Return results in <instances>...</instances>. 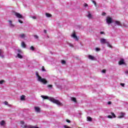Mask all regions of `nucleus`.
Instances as JSON below:
<instances>
[{"mask_svg": "<svg viewBox=\"0 0 128 128\" xmlns=\"http://www.w3.org/2000/svg\"><path fill=\"white\" fill-rule=\"evenodd\" d=\"M41 98H44V100H50V102H52L54 104H56L58 106H63L64 104L60 102L59 100L54 99V98L52 97H48V96L42 95L41 96Z\"/></svg>", "mask_w": 128, "mask_h": 128, "instance_id": "1", "label": "nucleus"}, {"mask_svg": "<svg viewBox=\"0 0 128 128\" xmlns=\"http://www.w3.org/2000/svg\"><path fill=\"white\" fill-rule=\"evenodd\" d=\"M36 76L38 82H41V84H48V80H46V79L42 78V76L38 74V72L37 71L36 72Z\"/></svg>", "mask_w": 128, "mask_h": 128, "instance_id": "2", "label": "nucleus"}, {"mask_svg": "<svg viewBox=\"0 0 128 128\" xmlns=\"http://www.w3.org/2000/svg\"><path fill=\"white\" fill-rule=\"evenodd\" d=\"M106 22L108 24H110L112 23V18L110 16L106 17Z\"/></svg>", "mask_w": 128, "mask_h": 128, "instance_id": "3", "label": "nucleus"}, {"mask_svg": "<svg viewBox=\"0 0 128 128\" xmlns=\"http://www.w3.org/2000/svg\"><path fill=\"white\" fill-rule=\"evenodd\" d=\"M71 38H72L74 40L78 42V37L76 36V32H74L71 34Z\"/></svg>", "mask_w": 128, "mask_h": 128, "instance_id": "4", "label": "nucleus"}, {"mask_svg": "<svg viewBox=\"0 0 128 128\" xmlns=\"http://www.w3.org/2000/svg\"><path fill=\"white\" fill-rule=\"evenodd\" d=\"M17 52L18 54H17V56L18 58H22V56L20 54H22V50L20 49L17 50Z\"/></svg>", "mask_w": 128, "mask_h": 128, "instance_id": "5", "label": "nucleus"}, {"mask_svg": "<svg viewBox=\"0 0 128 128\" xmlns=\"http://www.w3.org/2000/svg\"><path fill=\"white\" fill-rule=\"evenodd\" d=\"M14 14L18 18H22V15L17 12H14Z\"/></svg>", "mask_w": 128, "mask_h": 128, "instance_id": "6", "label": "nucleus"}, {"mask_svg": "<svg viewBox=\"0 0 128 128\" xmlns=\"http://www.w3.org/2000/svg\"><path fill=\"white\" fill-rule=\"evenodd\" d=\"M111 114H112V116L108 115L107 116L108 118H116V114H114V113L111 112Z\"/></svg>", "mask_w": 128, "mask_h": 128, "instance_id": "7", "label": "nucleus"}, {"mask_svg": "<svg viewBox=\"0 0 128 128\" xmlns=\"http://www.w3.org/2000/svg\"><path fill=\"white\" fill-rule=\"evenodd\" d=\"M18 36H19L20 38H22L24 40V39L26 38V34H19Z\"/></svg>", "mask_w": 128, "mask_h": 128, "instance_id": "8", "label": "nucleus"}, {"mask_svg": "<svg viewBox=\"0 0 128 128\" xmlns=\"http://www.w3.org/2000/svg\"><path fill=\"white\" fill-rule=\"evenodd\" d=\"M34 110L37 114H40V107H34Z\"/></svg>", "mask_w": 128, "mask_h": 128, "instance_id": "9", "label": "nucleus"}, {"mask_svg": "<svg viewBox=\"0 0 128 128\" xmlns=\"http://www.w3.org/2000/svg\"><path fill=\"white\" fill-rule=\"evenodd\" d=\"M88 14L86 15L87 18H89L90 20L92 18V14H90V12H88Z\"/></svg>", "mask_w": 128, "mask_h": 128, "instance_id": "10", "label": "nucleus"}, {"mask_svg": "<svg viewBox=\"0 0 128 128\" xmlns=\"http://www.w3.org/2000/svg\"><path fill=\"white\" fill-rule=\"evenodd\" d=\"M100 42L102 44H106V42H108V41H106V40L104 38H101Z\"/></svg>", "mask_w": 128, "mask_h": 128, "instance_id": "11", "label": "nucleus"}, {"mask_svg": "<svg viewBox=\"0 0 128 128\" xmlns=\"http://www.w3.org/2000/svg\"><path fill=\"white\" fill-rule=\"evenodd\" d=\"M88 58H89V60H96V58L92 55H89L88 56Z\"/></svg>", "mask_w": 128, "mask_h": 128, "instance_id": "12", "label": "nucleus"}, {"mask_svg": "<svg viewBox=\"0 0 128 128\" xmlns=\"http://www.w3.org/2000/svg\"><path fill=\"white\" fill-rule=\"evenodd\" d=\"M118 64L120 66H122V64H124L126 63L124 62V59H120Z\"/></svg>", "mask_w": 128, "mask_h": 128, "instance_id": "13", "label": "nucleus"}, {"mask_svg": "<svg viewBox=\"0 0 128 128\" xmlns=\"http://www.w3.org/2000/svg\"><path fill=\"white\" fill-rule=\"evenodd\" d=\"M8 22L10 24V28H14V24H12V21L9 20Z\"/></svg>", "mask_w": 128, "mask_h": 128, "instance_id": "14", "label": "nucleus"}, {"mask_svg": "<svg viewBox=\"0 0 128 128\" xmlns=\"http://www.w3.org/2000/svg\"><path fill=\"white\" fill-rule=\"evenodd\" d=\"M124 116H126V114L124 113L121 112L120 114V116H118V118H124Z\"/></svg>", "mask_w": 128, "mask_h": 128, "instance_id": "15", "label": "nucleus"}, {"mask_svg": "<svg viewBox=\"0 0 128 128\" xmlns=\"http://www.w3.org/2000/svg\"><path fill=\"white\" fill-rule=\"evenodd\" d=\"M21 46L24 48H26V43H24V42H21Z\"/></svg>", "mask_w": 128, "mask_h": 128, "instance_id": "16", "label": "nucleus"}, {"mask_svg": "<svg viewBox=\"0 0 128 128\" xmlns=\"http://www.w3.org/2000/svg\"><path fill=\"white\" fill-rule=\"evenodd\" d=\"M4 124H6V121L2 120L0 122V126H4Z\"/></svg>", "mask_w": 128, "mask_h": 128, "instance_id": "17", "label": "nucleus"}, {"mask_svg": "<svg viewBox=\"0 0 128 128\" xmlns=\"http://www.w3.org/2000/svg\"><path fill=\"white\" fill-rule=\"evenodd\" d=\"M115 24L117 26H122V24L120 23V21H115Z\"/></svg>", "mask_w": 128, "mask_h": 128, "instance_id": "18", "label": "nucleus"}, {"mask_svg": "<svg viewBox=\"0 0 128 128\" xmlns=\"http://www.w3.org/2000/svg\"><path fill=\"white\" fill-rule=\"evenodd\" d=\"M20 100H26V96L24 95H22L20 96Z\"/></svg>", "mask_w": 128, "mask_h": 128, "instance_id": "19", "label": "nucleus"}, {"mask_svg": "<svg viewBox=\"0 0 128 128\" xmlns=\"http://www.w3.org/2000/svg\"><path fill=\"white\" fill-rule=\"evenodd\" d=\"M71 100H72V102H76V98H74V97H72L70 98Z\"/></svg>", "mask_w": 128, "mask_h": 128, "instance_id": "20", "label": "nucleus"}, {"mask_svg": "<svg viewBox=\"0 0 128 128\" xmlns=\"http://www.w3.org/2000/svg\"><path fill=\"white\" fill-rule=\"evenodd\" d=\"M106 44H107V46H108L109 48H112V45H110V42H106Z\"/></svg>", "mask_w": 128, "mask_h": 128, "instance_id": "21", "label": "nucleus"}, {"mask_svg": "<svg viewBox=\"0 0 128 128\" xmlns=\"http://www.w3.org/2000/svg\"><path fill=\"white\" fill-rule=\"evenodd\" d=\"M87 120L88 122H92V118L91 117L88 116L87 117Z\"/></svg>", "mask_w": 128, "mask_h": 128, "instance_id": "22", "label": "nucleus"}, {"mask_svg": "<svg viewBox=\"0 0 128 128\" xmlns=\"http://www.w3.org/2000/svg\"><path fill=\"white\" fill-rule=\"evenodd\" d=\"M46 16L47 18H50L52 16V14H50L48 13H46Z\"/></svg>", "mask_w": 128, "mask_h": 128, "instance_id": "23", "label": "nucleus"}, {"mask_svg": "<svg viewBox=\"0 0 128 128\" xmlns=\"http://www.w3.org/2000/svg\"><path fill=\"white\" fill-rule=\"evenodd\" d=\"M92 2L93 4H94V6L96 8V1L92 0Z\"/></svg>", "mask_w": 128, "mask_h": 128, "instance_id": "24", "label": "nucleus"}, {"mask_svg": "<svg viewBox=\"0 0 128 128\" xmlns=\"http://www.w3.org/2000/svg\"><path fill=\"white\" fill-rule=\"evenodd\" d=\"M6 82V81H4V80H0V84H2Z\"/></svg>", "mask_w": 128, "mask_h": 128, "instance_id": "25", "label": "nucleus"}, {"mask_svg": "<svg viewBox=\"0 0 128 128\" xmlns=\"http://www.w3.org/2000/svg\"><path fill=\"white\" fill-rule=\"evenodd\" d=\"M30 50H34V46H32L30 48Z\"/></svg>", "mask_w": 128, "mask_h": 128, "instance_id": "26", "label": "nucleus"}, {"mask_svg": "<svg viewBox=\"0 0 128 128\" xmlns=\"http://www.w3.org/2000/svg\"><path fill=\"white\" fill-rule=\"evenodd\" d=\"M62 64H66V61L64 60H62V62H61Z\"/></svg>", "mask_w": 128, "mask_h": 128, "instance_id": "27", "label": "nucleus"}, {"mask_svg": "<svg viewBox=\"0 0 128 128\" xmlns=\"http://www.w3.org/2000/svg\"><path fill=\"white\" fill-rule=\"evenodd\" d=\"M42 72H46V69L44 68V66H42Z\"/></svg>", "mask_w": 128, "mask_h": 128, "instance_id": "28", "label": "nucleus"}, {"mask_svg": "<svg viewBox=\"0 0 128 128\" xmlns=\"http://www.w3.org/2000/svg\"><path fill=\"white\" fill-rule=\"evenodd\" d=\"M34 38L36 39L38 38V35H34Z\"/></svg>", "mask_w": 128, "mask_h": 128, "instance_id": "29", "label": "nucleus"}, {"mask_svg": "<svg viewBox=\"0 0 128 128\" xmlns=\"http://www.w3.org/2000/svg\"><path fill=\"white\" fill-rule=\"evenodd\" d=\"M4 104H5L6 106H8V102H6V101H5V102H4Z\"/></svg>", "mask_w": 128, "mask_h": 128, "instance_id": "30", "label": "nucleus"}, {"mask_svg": "<svg viewBox=\"0 0 128 128\" xmlns=\"http://www.w3.org/2000/svg\"><path fill=\"white\" fill-rule=\"evenodd\" d=\"M32 18H33V20H36V16H32Z\"/></svg>", "mask_w": 128, "mask_h": 128, "instance_id": "31", "label": "nucleus"}, {"mask_svg": "<svg viewBox=\"0 0 128 128\" xmlns=\"http://www.w3.org/2000/svg\"><path fill=\"white\" fill-rule=\"evenodd\" d=\"M96 52H100V48H96Z\"/></svg>", "mask_w": 128, "mask_h": 128, "instance_id": "32", "label": "nucleus"}, {"mask_svg": "<svg viewBox=\"0 0 128 128\" xmlns=\"http://www.w3.org/2000/svg\"><path fill=\"white\" fill-rule=\"evenodd\" d=\"M48 88H52V85L49 84V85L48 86Z\"/></svg>", "mask_w": 128, "mask_h": 128, "instance_id": "33", "label": "nucleus"}, {"mask_svg": "<svg viewBox=\"0 0 128 128\" xmlns=\"http://www.w3.org/2000/svg\"><path fill=\"white\" fill-rule=\"evenodd\" d=\"M18 20V22H19L20 24H22V23H23V22H22V20Z\"/></svg>", "mask_w": 128, "mask_h": 128, "instance_id": "34", "label": "nucleus"}, {"mask_svg": "<svg viewBox=\"0 0 128 128\" xmlns=\"http://www.w3.org/2000/svg\"><path fill=\"white\" fill-rule=\"evenodd\" d=\"M120 86H122L123 88L124 86V83H121L120 84Z\"/></svg>", "mask_w": 128, "mask_h": 128, "instance_id": "35", "label": "nucleus"}, {"mask_svg": "<svg viewBox=\"0 0 128 128\" xmlns=\"http://www.w3.org/2000/svg\"><path fill=\"white\" fill-rule=\"evenodd\" d=\"M102 72L103 74H106V70H103L102 71Z\"/></svg>", "mask_w": 128, "mask_h": 128, "instance_id": "36", "label": "nucleus"}, {"mask_svg": "<svg viewBox=\"0 0 128 128\" xmlns=\"http://www.w3.org/2000/svg\"><path fill=\"white\" fill-rule=\"evenodd\" d=\"M66 122H68V124H70V120H66Z\"/></svg>", "mask_w": 128, "mask_h": 128, "instance_id": "37", "label": "nucleus"}, {"mask_svg": "<svg viewBox=\"0 0 128 128\" xmlns=\"http://www.w3.org/2000/svg\"><path fill=\"white\" fill-rule=\"evenodd\" d=\"M100 34H104V32H100Z\"/></svg>", "mask_w": 128, "mask_h": 128, "instance_id": "38", "label": "nucleus"}, {"mask_svg": "<svg viewBox=\"0 0 128 128\" xmlns=\"http://www.w3.org/2000/svg\"><path fill=\"white\" fill-rule=\"evenodd\" d=\"M0 54H2V50H0Z\"/></svg>", "mask_w": 128, "mask_h": 128, "instance_id": "39", "label": "nucleus"}, {"mask_svg": "<svg viewBox=\"0 0 128 128\" xmlns=\"http://www.w3.org/2000/svg\"><path fill=\"white\" fill-rule=\"evenodd\" d=\"M84 6L85 8H86V6H88V4H84Z\"/></svg>", "mask_w": 128, "mask_h": 128, "instance_id": "40", "label": "nucleus"}, {"mask_svg": "<svg viewBox=\"0 0 128 128\" xmlns=\"http://www.w3.org/2000/svg\"><path fill=\"white\" fill-rule=\"evenodd\" d=\"M0 56H1L2 58H4V55H0Z\"/></svg>", "mask_w": 128, "mask_h": 128, "instance_id": "41", "label": "nucleus"}, {"mask_svg": "<svg viewBox=\"0 0 128 128\" xmlns=\"http://www.w3.org/2000/svg\"><path fill=\"white\" fill-rule=\"evenodd\" d=\"M102 16H106V12H103L102 13Z\"/></svg>", "mask_w": 128, "mask_h": 128, "instance_id": "42", "label": "nucleus"}, {"mask_svg": "<svg viewBox=\"0 0 128 128\" xmlns=\"http://www.w3.org/2000/svg\"><path fill=\"white\" fill-rule=\"evenodd\" d=\"M108 104H112V102H108Z\"/></svg>", "mask_w": 128, "mask_h": 128, "instance_id": "43", "label": "nucleus"}, {"mask_svg": "<svg viewBox=\"0 0 128 128\" xmlns=\"http://www.w3.org/2000/svg\"><path fill=\"white\" fill-rule=\"evenodd\" d=\"M70 46H72H72H73L72 44H70Z\"/></svg>", "mask_w": 128, "mask_h": 128, "instance_id": "44", "label": "nucleus"}, {"mask_svg": "<svg viewBox=\"0 0 128 128\" xmlns=\"http://www.w3.org/2000/svg\"><path fill=\"white\" fill-rule=\"evenodd\" d=\"M44 34H46V30H44Z\"/></svg>", "mask_w": 128, "mask_h": 128, "instance_id": "45", "label": "nucleus"}, {"mask_svg": "<svg viewBox=\"0 0 128 128\" xmlns=\"http://www.w3.org/2000/svg\"><path fill=\"white\" fill-rule=\"evenodd\" d=\"M125 72H126V74H128V70L126 71Z\"/></svg>", "mask_w": 128, "mask_h": 128, "instance_id": "46", "label": "nucleus"}, {"mask_svg": "<svg viewBox=\"0 0 128 128\" xmlns=\"http://www.w3.org/2000/svg\"><path fill=\"white\" fill-rule=\"evenodd\" d=\"M102 118V116H100V118Z\"/></svg>", "mask_w": 128, "mask_h": 128, "instance_id": "47", "label": "nucleus"}]
</instances>
